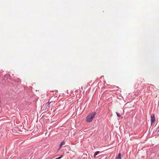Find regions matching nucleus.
Here are the masks:
<instances>
[{
    "instance_id": "3",
    "label": "nucleus",
    "mask_w": 159,
    "mask_h": 159,
    "mask_svg": "<svg viewBox=\"0 0 159 159\" xmlns=\"http://www.w3.org/2000/svg\"><path fill=\"white\" fill-rule=\"evenodd\" d=\"M151 124L153 123L155 120V118L154 115L153 114H152L151 116Z\"/></svg>"
},
{
    "instance_id": "6",
    "label": "nucleus",
    "mask_w": 159,
    "mask_h": 159,
    "mask_svg": "<svg viewBox=\"0 0 159 159\" xmlns=\"http://www.w3.org/2000/svg\"><path fill=\"white\" fill-rule=\"evenodd\" d=\"M99 153V151H97L96 152L94 155V157H95Z\"/></svg>"
},
{
    "instance_id": "1",
    "label": "nucleus",
    "mask_w": 159,
    "mask_h": 159,
    "mask_svg": "<svg viewBox=\"0 0 159 159\" xmlns=\"http://www.w3.org/2000/svg\"><path fill=\"white\" fill-rule=\"evenodd\" d=\"M96 114V112H93L90 114L86 117V121L87 122H90L92 121Z\"/></svg>"
},
{
    "instance_id": "8",
    "label": "nucleus",
    "mask_w": 159,
    "mask_h": 159,
    "mask_svg": "<svg viewBox=\"0 0 159 159\" xmlns=\"http://www.w3.org/2000/svg\"><path fill=\"white\" fill-rule=\"evenodd\" d=\"M63 157V155H61L60 157L56 158V159H60Z\"/></svg>"
},
{
    "instance_id": "4",
    "label": "nucleus",
    "mask_w": 159,
    "mask_h": 159,
    "mask_svg": "<svg viewBox=\"0 0 159 159\" xmlns=\"http://www.w3.org/2000/svg\"><path fill=\"white\" fill-rule=\"evenodd\" d=\"M65 144V143L64 141L61 142L59 146V149H60L61 148L62 145H64Z\"/></svg>"
},
{
    "instance_id": "7",
    "label": "nucleus",
    "mask_w": 159,
    "mask_h": 159,
    "mask_svg": "<svg viewBox=\"0 0 159 159\" xmlns=\"http://www.w3.org/2000/svg\"><path fill=\"white\" fill-rule=\"evenodd\" d=\"M116 114H117V116L119 117H121V115L120 114H118V113L117 112H116Z\"/></svg>"
},
{
    "instance_id": "5",
    "label": "nucleus",
    "mask_w": 159,
    "mask_h": 159,
    "mask_svg": "<svg viewBox=\"0 0 159 159\" xmlns=\"http://www.w3.org/2000/svg\"><path fill=\"white\" fill-rule=\"evenodd\" d=\"M116 159H121L120 153L118 154L117 157L116 158Z\"/></svg>"
},
{
    "instance_id": "2",
    "label": "nucleus",
    "mask_w": 159,
    "mask_h": 159,
    "mask_svg": "<svg viewBox=\"0 0 159 159\" xmlns=\"http://www.w3.org/2000/svg\"><path fill=\"white\" fill-rule=\"evenodd\" d=\"M51 102V101L50 102V100H49L48 103H47L45 105H43V109L46 110L49 108V104Z\"/></svg>"
},
{
    "instance_id": "9",
    "label": "nucleus",
    "mask_w": 159,
    "mask_h": 159,
    "mask_svg": "<svg viewBox=\"0 0 159 159\" xmlns=\"http://www.w3.org/2000/svg\"><path fill=\"white\" fill-rule=\"evenodd\" d=\"M60 149H59V148L58 149V151Z\"/></svg>"
}]
</instances>
